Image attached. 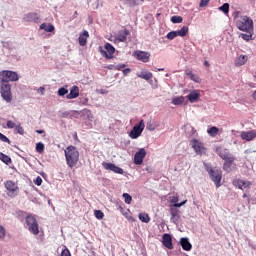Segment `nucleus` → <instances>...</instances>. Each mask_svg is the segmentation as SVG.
Listing matches in <instances>:
<instances>
[{
    "label": "nucleus",
    "instance_id": "f3484780",
    "mask_svg": "<svg viewBox=\"0 0 256 256\" xmlns=\"http://www.w3.org/2000/svg\"><path fill=\"white\" fill-rule=\"evenodd\" d=\"M180 245L184 251H191V249H193V245L189 242V238L187 237H182L180 239Z\"/></svg>",
    "mask_w": 256,
    "mask_h": 256
},
{
    "label": "nucleus",
    "instance_id": "37998d69",
    "mask_svg": "<svg viewBox=\"0 0 256 256\" xmlns=\"http://www.w3.org/2000/svg\"><path fill=\"white\" fill-rule=\"evenodd\" d=\"M94 215L96 219H103V217H105V214H103V211L101 210H95Z\"/></svg>",
    "mask_w": 256,
    "mask_h": 256
},
{
    "label": "nucleus",
    "instance_id": "49530a36",
    "mask_svg": "<svg viewBox=\"0 0 256 256\" xmlns=\"http://www.w3.org/2000/svg\"><path fill=\"white\" fill-rule=\"evenodd\" d=\"M185 203H187V200L182 201L181 203H175L173 204V209H179V207H183V205H185Z\"/></svg>",
    "mask_w": 256,
    "mask_h": 256
},
{
    "label": "nucleus",
    "instance_id": "8fccbe9b",
    "mask_svg": "<svg viewBox=\"0 0 256 256\" xmlns=\"http://www.w3.org/2000/svg\"><path fill=\"white\" fill-rule=\"evenodd\" d=\"M0 239H5V227L0 225Z\"/></svg>",
    "mask_w": 256,
    "mask_h": 256
},
{
    "label": "nucleus",
    "instance_id": "1a4fd4ad",
    "mask_svg": "<svg viewBox=\"0 0 256 256\" xmlns=\"http://www.w3.org/2000/svg\"><path fill=\"white\" fill-rule=\"evenodd\" d=\"M23 20L26 23H41V17L35 12L25 14Z\"/></svg>",
    "mask_w": 256,
    "mask_h": 256
},
{
    "label": "nucleus",
    "instance_id": "473e14b6",
    "mask_svg": "<svg viewBox=\"0 0 256 256\" xmlns=\"http://www.w3.org/2000/svg\"><path fill=\"white\" fill-rule=\"evenodd\" d=\"M122 197L124 198L126 205H131V201H133V197L129 193H123Z\"/></svg>",
    "mask_w": 256,
    "mask_h": 256
},
{
    "label": "nucleus",
    "instance_id": "bb28decb",
    "mask_svg": "<svg viewBox=\"0 0 256 256\" xmlns=\"http://www.w3.org/2000/svg\"><path fill=\"white\" fill-rule=\"evenodd\" d=\"M170 214H171V221L173 223H177V221H179L180 219L179 210L177 208L171 207Z\"/></svg>",
    "mask_w": 256,
    "mask_h": 256
},
{
    "label": "nucleus",
    "instance_id": "58836bf2",
    "mask_svg": "<svg viewBox=\"0 0 256 256\" xmlns=\"http://www.w3.org/2000/svg\"><path fill=\"white\" fill-rule=\"evenodd\" d=\"M17 126V123H15L13 120H8L6 123L7 129H15Z\"/></svg>",
    "mask_w": 256,
    "mask_h": 256
},
{
    "label": "nucleus",
    "instance_id": "5fc2aeb1",
    "mask_svg": "<svg viewBox=\"0 0 256 256\" xmlns=\"http://www.w3.org/2000/svg\"><path fill=\"white\" fill-rule=\"evenodd\" d=\"M37 93H40V95H45V87L41 86L37 89Z\"/></svg>",
    "mask_w": 256,
    "mask_h": 256
},
{
    "label": "nucleus",
    "instance_id": "0eeeda50",
    "mask_svg": "<svg viewBox=\"0 0 256 256\" xmlns=\"http://www.w3.org/2000/svg\"><path fill=\"white\" fill-rule=\"evenodd\" d=\"M98 51L102 57H105L106 59H113V55L115 53V47L111 45V43L107 42L104 45V49L99 46Z\"/></svg>",
    "mask_w": 256,
    "mask_h": 256
},
{
    "label": "nucleus",
    "instance_id": "5701e85b",
    "mask_svg": "<svg viewBox=\"0 0 256 256\" xmlns=\"http://www.w3.org/2000/svg\"><path fill=\"white\" fill-rule=\"evenodd\" d=\"M217 153L219 157H221V159H223L224 161H226L227 159H230L231 157H234L229 153L228 149H218Z\"/></svg>",
    "mask_w": 256,
    "mask_h": 256
},
{
    "label": "nucleus",
    "instance_id": "b1692460",
    "mask_svg": "<svg viewBox=\"0 0 256 256\" xmlns=\"http://www.w3.org/2000/svg\"><path fill=\"white\" fill-rule=\"evenodd\" d=\"M128 35H131V32H129L127 29H124L122 32L118 33L117 39L120 43H125V41H127Z\"/></svg>",
    "mask_w": 256,
    "mask_h": 256
},
{
    "label": "nucleus",
    "instance_id": "4c0bfd02",
    "mask_svg": "<svg viewBox=\"0 0 256 256\" xmlns=\"http://www.w3.org/2000/svg\"><path fill=\"white\" fill-rule=\"evenodd\" d=\"M187 75L192 81H195V83H199V76L193 74V72H188Z\"/></svg>",
    "mask_w": 256,
    "mask_h": 256
},
{
    "label": "nucleus",
    "instance_id": "c85d7f7f",
    "mask_svg": "<svg viewBox=\"0 0 256 256\" xmlns=\"http://www.w3.org/2000/svg\"><path fill=\"white\" fill-rule=\"evenodd\" d=\"M207 133L210 137H217V135H219V128H217V126H212L207 130Z\"/></svg>",
    "mask_w": 256,
    "mask_h": 256
},
{
    "label": "nucleus",
    "instance_id": "6ab92c4d",
    "mask_svg": "<svg viewBox=\"0 0 256 256\" xmlns=\"http://www.w3.org/2000/svg\"><path fill=\"white\" fill-rule=\"evenodd\" d=\"M79 97V87L72 86L70 89V93L66 95V99H77Z\"/></svg>",
    "mask_w": 256,
    "mask_h": 256
},
{
    "label": "nucleus",
    "instance_id": "4d7b16f0",
    "mask_svg": "<svg viewBox=\"0 0 256 256\" xmlns=\"http://www.w3.org/2000/svg\"><path fill=\"white\" fill-rule=\"evenodd\" d=\"M126 65L125 64H118L116 65L117 71H121V69H125Z\"/></svg>",
    "mask_w": 256,
    "mask_h": 256
},
{
    "label": "nucleus",
    "instance_id": "2f4dec72",
    "mask_svg": "<svg viewBox=\"0 0 256 256\" xmlns=\"http://www.w3.org/2000/svg\"><path fill=\"white\" fill-rule=\"evenodd\" d=\"M0 159L3 163H5V165H10L11 163V157L3 154L2 152H0Z\"/></svg>",
    "mask_w": 256,
    "mask_h": 256
},
{
    "label": "nucleus",
    "instance_id": "9d476101",
    "mask_svg": "<svg viewBox=\"0 0 256 256\" xmlns=\"http://www.w3.org/2000/svg\"><path fill=\"white\" fill-rule=\"evenodd\" d=\"M147 157V151H145V148H141L138 152L134 155V164L135 165H142L143 159Z\"/></svg>",
    "mask_w": 256,
    "mask_h": 256
},
{
    "label": "nucleus",
    "instance_id": "39448f33",
    "mask_svg": "<svg viewBox=\"0 0 256 256\" xmlns=\"http://www.w3.org/2000/svg\"><path fill=\"white\" fill-rule=\"evenodd\" d=\"M0 93L2 99H4L6 103H11L13 101V94L11 93V84L0 81Z\"/></svg>",
    "mask_w": 256,
    "mask_h": 256
},
{
    "label": "nucleus",
    "instance_id": "338daca9",
    "mask_svg": "<svg viewBox=\"0 0 256 256\" xmlns=\"http://www.w3.org/2000/svg\"><path fill=\"white\" fill-rule=\"evenodd\" d=\"M78 13L77 11L74 12V17H77Z\"/></svg>",
    "mask_w": 256,
    "mask_h": 256
},
{
    "label": "nucleus",
    "instance_id": "393cba45",
    "mask_svg": "<svg viewBox=\"0 0 256 256\" xmlns=\"http://www.w3.org/2000/svg\"><path fill=\"white\" fill-rule=\"evenodd\" d=\"M249 61V56L247 55H240L236 60H235V65L236 67H241L242 65H245Z\"/></svg>",
    "mask_w": 256,
    "mask_h": 256
},
{
    "label": "nucleus",
    "instance_id": "f8f14e48",
    "mask_svg": "<svg viewBox=\"0 0 256 256\" xmlns=\"http://www.w3.org/2000/svg\"><path fill=\"white\" fill-rule=\"evenodd\" d=\"M5 188L8 191V195L10 197H15V195H17V191H18V187L17 185H15V183H13V181L9 180L5 183Z\"/></svg>",
    "mask_w": 256,
    "mask_h": 256
},
{
    "label": "nucleus",
    "instance_id": "e2e57ef3",
    "mask_svg": "<svg viewBox=\"0 0 256 256\" xmlns=\"http://www.w3.org/2000/svg\"><path fill=\"white\" fill-rule=\"evenodd\" d=\"M100 93H101L102 95H105V93H107V91H106V90H100Z\"/></svg>",
    "mask_w": 256,
    "mask_h": 256
},
{
    "label": "nucleus",
    "instance_id": "f257e3e1",
    "mask_svg": "<svg viewBox=\"0 0 256 256\" xmlns=\"http://www.w3.org/2000/svg\"><path fill=\"white\" fill-rule=\"evenodd\" d=\"M19 217H24L25 219V227L32 233L33 235H39V223H37V219L33 214H28L24 211H18Z\"/></svg>",
    "mask_w": 256,
    "mask_h": 256
},
{
    "label": "nucleus",
    "instance_id": "a878e982",
    "mask_svg": "<svg viewBox=\"0 0 256 256\" xmlns=\"http://www.w3.org/2000/svg\"><path fill=\"white\" fill-rule=\"evenodd\" d=\"M234 187H238V189H247L249 187V182H245L243 180L236 179L233 181Z\"/></svg>",
    "mask_w": 256,
    "mask_h": 256
},
{
    "label": "nucleus",
    "instance_id": "680f3d73",
    "mask_svg": "<svg viewBox=\"0 0 256 256\" xmlns=\"http://www.w3.org/2000/svg\"><path fill=\"white\" fill-rule=\"evenodd\" d=\"M252 97H253V99H255V101H256V90H255L254 93L252 94Z\"/></svg>",
    "mask_w": 256,
    "mask_h": 256
},
{
    "label": "nucleus",
    "instance_id": "603ef678",
    "mask_svg": "<svg viewBox=\"0 0 256 256\" xmlns=\"http://www.w3.org/2000/svg\"><path fill=\"white\" fill-rule=\"evenodd\" d=\"M146 129H148V131H155V126L151 122H148Z\"/></svg>",
    "mask_w": 256,
    "mask_h": 256
},
{
    "label": "nucleus",
    "instance_id": "412c9836",
    "mask_svg": "<svg viewBox=\"0 0 256 256\" xmlns=\"http://www.w3.org/2000/svg\"><path fill=\"white\" fill-rule=\"evenodd\" d=\"M87 37H89V32L87 30H84L78 38L80 47H85L87 45Z\"/></svg>",
    "mask_w": 256,
    "mask_h": 256
},
{
    "label": "nucleus",
    "instance_id": "6e6d98bb",
    "mask_svg": "<svg viewBox=\"0 0 256 256\" xmlns=\"http://www.w3.org/2000/svg\"><path fill=\"white\" fill-rule=\"evenodd\" d=\"M87 103H89V99H87V98L80 99V105H87Z\"/></svg>",
    "mask_w": 256,
    "mask_h": 256
},
{
    "label": "nucleus",
    "instance_id": "cd10ccee",
    "mask_svg": "<svg viewBox=\"0 0 256 256\" xmlns=\"http://www.w3.org/2000/svg\"><path fill=\"white\" fill-rule=\"evenodd\" d=\"M192 147L196 151V153H201V149H203V144L199 142L197 139L192 140Z\"/></svg>",
    "mask_w": 256,
    "mask_h": 256
},
{
    "label": "nucleus",
    "instance_id": "774afa93",
    "mask_svg": "<svg viewBox=\"0 0 256 256\" xmlns=\"http://www.w3.org/2000/svg\"><path fill=\"white\" fill-rule=\"evenodd\" d=\"M158 71H164V69L163 68H159Z\"/></svg>",
    "mask_w": 256,
    "mask_h": 256
},
{
    "label": "nucleus",
    "instance_id": "7c9ffc66",
    "mask_svg": "<svg viewBox=\"0 0 256 256\" xmlns=\"http://www.w3.org/2000/svg\"><path fill=\"white\" fill-rule=\"evenodd\" d=\"M138 217L142 223H149V221H151V218H149V214L147 213H140Z\"/></svg>",
    "mask_w": 256,
    "mask_h": 256
},
{
    "label": "nucleus",
    "instance_id": "a211bd4d",
    "mask_svg": "<svg viewBox=\"0 0 256 256\" xmlns=\"http://www.w3.org/2000/svg\"><path fill=\"white\" fill-rule=\"evenodd\" d=\"M136 75H137V77H139V79H144L145 81H151V79H153V73L146 71V70L137 72Z\"/></svg>",
    "mask_w": 256,
    "mask_h": 256
},
{
    "label": "nucleus",
    "instance_id": "aec40b11",
    "mask_svg": "<svg viewBox=\"0 0 256 256\" xmlns=\"http://www.w3.org/2000/svg\"><path fill=\"white\" fill-rule=\"evenodd\" d=\"M234 162H235V157H230L226 159L223 164L224 171H226L227 173H231V167H233Z\"/></svg>",
    "mask_w": 256,
    "mask_h": 256
},
{
    "label": "nucleus",
    "instance_id": "f704fd0d",
    "mask_svg": "<svg viewBox=\"0 0 256 256\" xmlns=\"http://www.w3.org/2000/svg\"><path fill=\"white\" fill-rule=\"evenodd\" d=\"M219 11H222V13L227 15L229 13V3H224L222 6H220Z\"/></svg>",
    "mask_w": 256,
    "mask_h": 256
},
{
    "label": "nucleus",
    "instance_id": "864d4df0",
    "mask_svg": "<svg viewBox=\"0 0 256 256\" xmlns=\"http://www.w3.org/2000/svg\"><path fill=\"white\" fill-rule=\"evenodd\" d=\"M209 5V0H201L199 7H207Z\"/></svg>",
    "mask_w": 256,
    "mask_h": 256
},
{
    "label": "nucleus",
    "instance_id": "ddd939ff",
    "mask_svg": "<svg viewBox=\"0 0 256 256\" xmlns=\"http://www.w3.org/2000/svg\"><path fill=\"white\" fill-rule=\"evenodd\" d=\"M134 56L138 61H142L143 63H149V58L151 57V54L149 52L145 51H135Z\"/></svg>",
    "mask_w": 256,
    "mask_h": 256
},
{
    "label": "nucleus",
    "instance_id": "a18cd8bd",
    "mask_svg": "<svg viewBox=\"0 0 256 256\" xmlns=\"http://www.w3.org/2000/svg\"><path fill=\"white\" fill-rule=\"evenodd\" d=\"M249 34H240L242 39H244V41H251V37H253V34H251V32H248Z\"/></svg>",
    "mask_w": 256,
    "mask_h": 256
},
{
    "label": "nucleus",
    "instance_id": "dca6fc26",
    "mask_svg": "<svg viewBox=\"0 0 256 256\" xmlns=\"http://www.w3.org/2000/svg\"><path fill=\"white\" fill-rule=\"evenodd\" d=\"M186 97L190 103H197L199 97H201V93H199V90H193Z\"/></svg>",
    "mask_w": 256,
    "mask_h": 256
},
{
    "label": "nucleus",
    "instance_id": "3c124183",
    "mask_svg": "<svg viewBox=\"0 0 256 256\" xmlns=\"http://www.w3.org/2000/svg\"><path fill=\"white\" fill-rule=\"evenodd\" d=\"M61 256H71V252L69 251V249L65 248L62 250Z\"/></svg>",
    "mask_w": 256,
    "mask_h": 256
},
{
    "label": "nucleus",
    "instance_id": "79ce46f5",
    "mask_svg": "<svg viewBox=\"0 0 256 256\" xmlns=\"http://www.w3.org/2000/svg\"><path fill=\"white\" fill-rule=\"evenodd\" d=\"M0 141H2L3 143H8L9 145H11V140H9V138H7V136H5L1 132H0Z\"/></svg>",
    "mask_w": 256,
    "mask_h": 256
},
{
    "label": "nucleus",
    "instance_id": "052dcab7",
    "mask_svg": "<svg viewBox=\"0 0 256 256\" xmlns=\"http://www.w3.org/2000/svg\"><path fill=\"white\" fill-rule=\"evenodd\" d=\"M176 33V37H181V32L180 30L174 31Z\"/></svg>",
    "mask_w": 256,
    "mask_h": 256
},
{
    "label": "nucleus",
    "instance_id": "20e7f679",
    "mask_svg": "<svg viewBox=\"0 0 256 256\" xmlns=\"http://www.w3.org/2000/svg\"><path fill=\"white\" fill-rule=\"evenodd\" d=\"M241 19L242 20L237 21V28L246 33H253V19L249 16H242Z\"/></svg>",
    "mask_w": 256,
    "mask_h": 256
},
{
    "label": "nucleus",
    "instance_id": "de8ad7c7",
    "mask_svg": "<svg viewBox=\"0 0 256 256\" xmlns=\"http://www.w3.org/2000/svg\"><path fill=\"white\" fill-rule=\"evenodd\" d=\"M34 183H35V185H37V187H41V183H43V179L40 176H38L34 180Z\"/></svg>",
    "mask_w": 256,
    "mask_h": 256
},
{
    "label": "nucleus",
    "instance_id": "4be33fe9",
    "mask_svg": "<svg viewBox=\"0 0 256 256\" xmlns=\"http://www.w3.org/2000/svg\"><path fill=\"white\" fill-rule=\"evenodd\" d=\"M41 31H45L46 33H53L55 31V26L51 23H42L39 27Z\"/></svg>",
    "mask_w": 256,
    "mask_h": 256
},
{
    "label": "nucleus",
    "instance_id": "7ed1b4c3",
    "mask_svg": "<svg viewBox=\"0 0 256 256\" xmlns=\"http://www.w3.org/2000/svg\"><path fill=\"white\" fill-rule=\"evenodd\" d=\"M206 171L209 174L211 181L216 185L217 189L221 187V179L223 178L221 170L217 168H211V166L205 164Z\"/></svg>",
    "mask_w": 256,
    "mask_h": 256
},
{
    "label": "nucleus",
    "instance_id": "bf43d9fd",
    "mask_svg": "<svg viewBox=\"0 0 256 256\" xmlns=\"http://www.w3.org/2000/svg\"><path fill=\"white\" fill-rule=\"evenodd\" d=\"M36 133H38V135H43V133H45V130H36Z\"/></svg>",
    "mask_w": 256,
    "mask_h": 256
},
{
    "label": "nucleus",
    "instance_id": "ea45409f",
    "mask_svg": "<svg viewBox=\"0 0 256 256\" xmlns=\"http://www.w3.org/2000/svg\"><path fill=\"white\" fill-rule=\"evenodd\" d=\"M171 21L173 23H183V17H181V16H172Z\"/></svg>",
    "mask_w": 256,
    "mask_h": 256
},
{
    "label": "nucleus",
    "instance_id": "0e129e2a",
    "mask_svg": "<svg viewBox=\"0 0 256 256\" xmlns=\"http://www.w3.org/2000/svg\"><path fill=\"white\" fill-rule=\"evenodd\" d=\"M204 65H205V67H209V62H208V61H205V62H204Z\"/></svg>",
    "mask_w": 256,
    "mask_h": 256
},
{
    "label": "nucleus",
    "instance_id": "c756f323",
    "mask_svg": "<svg viewBox=\"0 0 256 256\" xmlns=\"http://www.w3.org/2000/svg\"><path fill=\"white\" fill-rule=\"evenodd\" d=\"M185 103V98L183 96H177L172 98L173 105H183Z\"/></svg>",
    "mask_w": 256,
    "mask_h": 256
},
{
    "label": "nucleus",
    "instance_id": "c9c22d12",
    "mask_svg": "<svg viewBox=\"0 0 256 256\" xmlns=\"http://www.w3.org/2000/svg\"><path fill=\"white\" fill-rule=\"evenodd\" d=\"M36 151L37 153H43V151H45V144H43V142H38L36 144Z\"/></svg>",
    "mask_w": 256,
    "mask_h": 256
},
{
    "label": "nucleus",
    "instance_id": "69168bd1",
    "mask_svg": "<svg viewBox=\"0 0 256 256\" xmlns=\"http://www.w3.org/2000/svg\"><path fill=\"white\" fill-rule=\"evenodd\" d=\"M63 115H64V117H67V115H69V113L64 112Z\"/></svg>",
    "mask_w": 256,
    "mask_h": 256
},
{
    "label": "nucleus",
    "instance_id": "a19ab883",
    "mask_svg": "<svg viewBox=\"0 0 256 256\" xmlns=\"http://www.w3.org/2000/svg\"><path fill=\"white\" fill-rule=\"evenodd\" d=\"M181 37H185L187 33H189V27L188 26H183L180 30Z\"/></svg>",
    "mask_w": 256,
    "mask_h": 256
},
{
    "label": "nucleus",
    "instance_id": "6e6552de",
    "mask_svg": "<svg viewBox=\"0 0 256 256\" xmlns=\"http://www.w3.org/2000/svg\"><path fill=\"white\" fill-rule=\"evenodd\" d=\"M145 129V122L140 120L138 124H136L129 133V137L131 139H139L141 137V133H143Z\"/></svg>",
    "mask_w": 256,
    "mask_h": 256
},
{
    "label": "nucleus",
    "instance_id": "13d9d810",
    "mask_svg": "<svg viewBox=\"0 0 256 256\" xmlns=\"http://www.w3.org/2000/svg\"><path fill=\"white\" fill-rule=\"evenodd\" d=\"M129 73H131V68H125L123 70V75H129Z\"/></svg>",
    "mask_w": 256,
    "mask_h": 256
},
{
    "label": "nucleus",
    "instance_id": "423d86ee",
    "mask_svg": "<svg viewBox=\"0 0 256 256\" xmlns=\"http://www.w3.org/2000/svg\"><path fill=\"white\" fill-rule=\"evenodd\" d=\"M19 79V74L11 70H3L0 72V81L2 83H9V81L15 82Z\"/></svg>",
    "mask_w": 256,
    "mask_h": 256
},
{
    "label": "nucleus",
    "instance_id": "c03bdc74",
    "mask_svg": "<svg viewBox=\"0 0 256 256\" xmlns=\"http://www.w3.org/2000/svg\"><path fill=\"white\" fill-rule=\"evenodd\" d=\"M167 39H169L170 41H173V39H175V37H177V32L175 31H171L167 34Z\"/></svg>",
    "mask_w": 256,
    "mask_h": 256
},
{
    "label": "nucleus",
    "instance_id": "4468645a",
    "mask_svg": "<svg viewBox=\"0 0 256 256\" xmlns=\"http://www.w3.org/2000/svg\"><path fill=\"white\" fill-rule=\"evenodd\" d=\"M241 139L243 141H253L256 138V130L243 131L240 134Z\"/></svg>",
    "mask_w": 256,
    "mask_h": 256
},
{
    "label": "nucleus",
    "instance_id": "2eb2a0df",
    "mask_svg": "<svg viewBox=\"0 0 256 256\" xmlns=\"http://www.w3.org/2000/svg\"><path fill=\"white\" fill-rule=\"evenodd\" d=\"M162 243L166 249H173V238L171 237V234H164L162 236Z\"/></svg>",
    "mask_w": 256,
    "mask_h": 256
},
{
    "label": "nucleus",
    "instance_id": "9b49d317",
    "mask_svg": "<svg viewBox=\"0 0 256 256\" xmlns=\"http://www.w3.org/2000/svg\"><path fill=\"white\" fill-rule=\"evenodd\" d=\"M102 166L106 169V171H113V173H118V175H123V170L119 166L109 163V162H103Z\"/></svg>",
    "mask_w": 256,
    "mask_h": 256
},
{
    "label": "nucleus",
    "instance_id": "09e8293b",
    "mask_svg": "<svg viewBox=\"0 0 256 256\" xmlns=\"http://www.w3.org/2000/svg\"><path fill=\"white\" fill-rule=\"evenodd\" d=\"M170 203H174V204L179 203V196L174 195L170 197Z\"/></svg>",
    "mask_w": 256,
    "mask_h": 256
},
{
    "label": "nucleus",
    "instance_id": "e433bc0d",
    "mask_svg": "<svg viewBox=\"0 0 256 256\" xmlns=\"http://www.w3.org/2000/svg\"><path fill=\"white\" fill-rule=\"evenodd\" d=\"M15 131L19 135H24V133H25V130L23 129V127H21V123H19V122H17V124H16Z\"/></svg>",
    "mask_w": 256,
    "mask_h": 256
},
{
    "label": "nucleus",
    "instance_id": "72a5a7b5",
    "mask_svg": "<svg viewBox=\"0 0 256 256\" xmlns=\"http://www.w3.org/2000/svg\"><path fill=\"white\" fill-rule=\"evenodd\" d=\"M69 90L66 87H61L58 89L59 97H65V95H69Z\"/></svg>",
    "mask_w": 256,
    "mask_h": 256
},
{
    "label": "nucleus",
    "instance_id": "f03ea898",
    "mask_svg": "<svg viewBox=\"0 0 256 256\" xmlns=\"http://www.w3.org/2000/svg\"><path fill=\"white\" fill-rule=\"evenodd\" d=\"M65 158L68 167H75L79 162V151L75 146H68L65 150Z\"/></svg>",
    "mask_w": 256,
    "mask_h": 256
}]
</instances>
